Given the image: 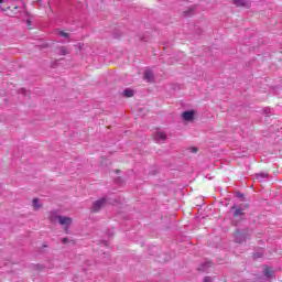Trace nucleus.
I'll use <instances>...</instances> for the list:
<instances>
[{
    "label": "nucleus",
    "instance_id": "obj_1",
    "mask_svg": "<svg viewBox=\"0 0 282 282\" xmlns=\"http://www.w3.org/2000/svg\"><path fill=\"white\" fill-rule=\"evenodd\" d=\"M248 205H234L230 208V213H232V224L235 226H239L241 221H246L245 210H248Z\"/></svg>",
    "mask_w": 282,
    "mask_h": 282
},
{
    "label": "nucleus",
    "instance_id": "obj_2",
    "mask_svg": "<svg viewBox=\"0 0 282 282\" xmlns=\"http://www.w3.org/2000/svg\"><path fill=\"white\" fill-rule=\"evenodd\" d=\"M48 219L51 224H56V221H58L61 226H72V218L67 216H61L56 210H52L50 213Z\"/></svg>",
    "mask_w": 282,
    "mask_h": 282
},
{
    "label": "nucleus",
    "instance_id": "obj_3",
    "mask_svg": "<svg viewBox=\"0 0 282 282\" xmlns=\"http://www.w3.org/2000/svg\"><path fill=\"white\" fill-rule=\"evenodd\" d=\"M251 235H252V230L250 229L237 230L234 234L235 241L236 243H243L245 241H248V239H250Z\"/></svg>",
    "mask_w": 282,
    "mask_h": 282
},
{
    "label": "nucleus",
    "instance_id": "obj_4",
    "mask_svg": "<svg viewBox=\"0 0 282 282\" xmlns=\"http://www.w3.org/2000/svg\"><path fill=\"white\" fill-rule=\"evenodd\" d=\"M109 199L107 197L99 198L98 200L93 203L91 212L93 213H100L105 206H107V203Z\"/></svg>",
    "mask_w": 282,
    "mask_h": 282
},
{
    "label": "nucleus",
    "instance_id": "obj_5",
    "mask_svg": "<svg viewBox=\"0 0 282 282\" xmlns=\"http://www.w3.org/2000/svg\"><path fill=\"white\" fill-rule=\"evenodd\" d=\"M182 118L183 120H185V122H193V120L195 119V111L193 110L184 111L182 113Z\"/></svg>",
    "mask_w": 282,
    "mask_h": 282
},
{
    "label": "nucleus",
    "instance_id": "obj_6",
    "mask_svg": "<svg viewBox=\"0 0 282 282\" xmlns=\"http://www.w3.org/2000/svg\"><path fill=\"white\" fill-rule=\"evenodd\" d=\"M154 140L156 142H166V132L164 131H156L154 135Z\"/></svg>",
    "mask_w": 282,
    "mask_h": 282
},
{
    "label": "nucleus",
    "instance_id": "obj_7",
    "mask_svg": "<svg viewBox=\"0 0 282 282\" xmlns=\"http://www.w3.org/2000/svg\"><path fill=\"white\" fill-rule=\"evenodd\" d=\"M232 3L237 8H248V6H250L249 0H234Z\"/></svg>",
    "mask_w": 282,
    "mask_h": 282
},
{
    "label": "nucleus",
    "instance_id": "obj_8",
    "mask_svg": "<svg viewBox=\"0 0 282 282\" xmlns=\"http://www.w3.org/2000/svg\"><path fill=\"white\" fill-rule=\"evenodd\" d=\"M154 77H155V74L153 73V70L144 72V79L148 80V83H152Z\"/></svg>",
    "mask_w": 282,
    "mask_h": 282
},
{
    "label": "nucleus",
    "instance_id": "obj_9",
    "mask_svg": "<svg viewBox=\"0 0 282 282\" xmlns=\"http://www.w3.org/2000/svg\"><path fill=\"white\" fill-rule=\"evenodd\" d=\"M264 276H267L268 279L274 278V271L272 270V268L267 267L264 269Z\"/></svg>",
    "mask_w": 282,
    "mask_h": 282
},
{
    "label": "nucleus",
    "instance_id": "obj_10",
    "mask_svg": "<svg viewBox=\"0 0 282 282\" xmlns=\"http://www.w3.org/2000/svg\"><path fill=\"white\" fill-rule=\"evenodd\" d=\"M58 54L59 56H67V54H69V48H67V46H59Z\"/></svg>",
    "mask_w": 282,
    "mask_h": 282
},
{
    "label": "nucleus",
    "instance_id": "obj_11",
    "mask_svg": "<svg viewBox=\"0 0 282 282\" xmlns=\"http://www.w3.org/2000/svg\"><path fill=\"white\" fill-rule=\"evenodd\" d=\"M268 177V173L262 172V173H258L254 175V180H257L258 182H263V180H265Z\"/></svg>",
    "mask_w": 282,
    "mask_h": 282
},
{
    "label": "nucleus",
    "instance_id": "obj_12",
    "mask_svg": "<svg viewBox=\"0 0 282 282\" xmlns=\"http://www.w3.org/2000/svg\"><path fill=\"white\" fill-rule=\"evenodd\" d=\"M122 94H123V96H124L126 98H133V96H134L135 93L133 91V89H129V88H128V89H124Z\"/></svg>",
    "mask_w": 282,
    "mask_h": 282
},
{
    "label": "nucleus",
    "instance_id": "obj_13",
    "mask_svg": "<svg viewBox=\"0 0 282 282\" xmlns=\"http://www.w3.org/2000/svg\"><path fill=\"white\" fill-rule=\"evenodd\" d=\"M208 268H210V262H205L198 268V272H208Z\"/></svg>",
    "mask_w": 282,
    "mask_h": 282
},
{
    "label": "nucleus",
    "instance_id": "obj_14",
    "mask_svg": "<svg viewBox=\"0 0 282 282\" xmlns=\"http://www.w3.org/2000/svg\"><path fill=\"white\" fill-rule=\"evenodd\" d=\"M41 204L39 203V198H33V208L34 210L41 209Z\"/></svg>",
    "mask_w": 282,
    "mask_h": 282
},
{
    "label": "nucleus",
    "instance_id": "obj_15",
    "mask_svg": "<svg viewBox=\"0 0 282 282\" xmlns=\"http://www.w3.org/2000/svg\"><path fill=\"white\" fill-rule=\"evenodd\" d=\"M58 35L63 36V39H69V33H66L64 31H58Z\"/></svg>",
    "mask_w": 282,
    "mask_h": 282
},
{
    "label": "nucleus",
    "instance_id": "obj_16",
    "mask_svg": "<svg viewBox=\"0 0 282 282\" xmlns=\"http://www.w3.org/2000/svg\"><path fill=\"white\" fill-rule=\"evenodd\" d=\"M203 282H213V279L210 276H205Z\"/></svg>",
    "mask_w": 282,
    "mask_h": 282
},
{
    "label": "nucleus",
    "instance_id": "obj_17",
    "mask_svg": "<svg viewBox=\"0 0 282 282\" xmlns=\"http://www.w3.org/2000/svg\"><path fill=\"white\" fill-rule=\"evenodd\" d=\"M189 151H191V153H197V152L199 151V149H197V148H191Z\"/></svg>",
    "mask_w": 282,
    "mask_h": 282
},
{
    "label": "nucleus",
    "instance_id": "obj_18",
    "mask_svg": "<svg viewBox=\"0 0 282 282\" xmlns=\"http://www.w3.org/2000/svg\"><path fill=\"white\" fill-rule=\"evenodd\" d=\"M65 232H66V235L69 234V225H66Z\"/></svg>",
    "mask_w": 282,
    "mask_h": 282
},
{
    "label": "nucleus",
    "instance_id": "obj_19",
    "mask_svg": "<svg viewBox=\"0 0 282 282\" xmlns=\"http://www.w3.org/2000/svg\"><path fill=\"white\" fill-rule=\"evenodd\" d=\"M254 259H260V257H261V253H254Z\"/></svg>",
    "mask_w": 282,
    "mask_h": 282
},
{
    "label": "nucleus",
    "instance_id": "obj_20",
    "mask_svg": "<svg viewBox=\"0 0 282 282\" xmlns=\"http://www.w3.org/2000/svg\"><path fill=\"white\" fill-rule=\"evenodd\" d=\"M68 239L67 238H63L62 239V243H67Z\"/></svg>",
    "mask_w": 282,
    "mask_h": 282
},
{
    "label": "nucleus",
    "instance_id": "obj_21",
    "mask_svg": "<svg viewBox=\"0 0 282 282\" xmlns=\"http://www.w3.org/2000/svg\"><path fill=\"white\" fill-rule=\"evenodd\" d=\"M26 23H28V25H31L32 21H30V20H26Z\"/></svg>",
    "mask_w": 282,
    "mask_h": 282
},
{
    "label": "nucleus",
    "instance_id": "obj_22",
    "mask_svg": "<svg viewBox=\"0 0 282 282\" xmlns=\"http://www.w3.org/2000/svg\"><path fill=\"white\" fill-rule=\"evenodd\" d=\"M264 113H270V109H265V110H264Z\"/></svg>",
    "mask_w": 282,
    "mask_h": 282
},
{
    "label": "nucleus",
    "instance_id": "obj_23",
    "mask_svg": "<svg viewBox=\"0 0 282 282\" xmlns=\"http://www.w3.org/2000/svg\"><path fill=\"white\" fill-rule=\"evenodd\" d=\"M185 15H186V17H189V15H191V13H189V12H185Z\"/></svg>",
    "mask_w": 282,
    "mask_h": 282
},
{
    "label": "nucleus",
    "instance_id": "obj_24",
    "mask_svg": "<svg viewBox=\"0 0 282 282\" xmlns=\"http://www.w3.org/2000/svg\"><path fill=\"white\" fill-rule=\"evenodd\" d=\"M238 197H243V194H239Z\"/></svg>",
    "mask_w": 282,
    "mask_h": 282
},
{
    "label": "nucleus",
    "instance_id": "obj_25",
    "mask_svg": "<svg viewBox=\"0 0 282 282\" xmlns=\"http://www.w3.org/2000/svg\"><path fill=\"white\" fill-rule=\"evenodd\" d=\"M0 3H3V0H0Z\"/></svg>",
    "mask_w": 282,
    "mask_h": 282
}]
</instances>
